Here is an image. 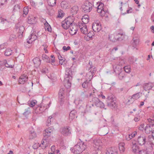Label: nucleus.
Returning a JSON list of instances; mask_svg holds the SVG:
<instances>
[{
    "label": "nucleus",
    "instance_id": "nucleus-51",
    "mask_svg": "<svg viewBox=\"0 0 154 154\" xmlns=\"http://www.w3.org/2000/svg\"><path fill=\"white\" fill-rule=\"evenodd\" d=\"M19 9V5H15L13 11H14L18 10Z\"/></svg>",
    "mask_w": 154,
    "mask_h": 154
},
{
    "label": "nucleus",
    "instance_id": "nucleus-44",
    "mask_svg": "<svg viewBox=\"0 0 154 154\" xmlns=\"http://www.w3.org/2000/svg\"><path fill=\"white\" fill-rule=\"evenodd\" d=\"M149 122V125H150L152 127L154 126V119H152L150 118L148 119Z\"/></svg>",
    "mask_w": 154,
    "mask_h": 154
},
{
    "label": "nucleus",
    "instance_id": "nucleus-2",
    "mask_svg": "<svg viewBox=\"0 0 154 154\" xmlns=\"http://www.w3.org/2000/svg\"><path fill=\"white\" fill-rule=\"evenodd\" d=\"M86 143L80 140L77 144L72 149V151L75 154H79L87 148Z\"/></svg>",
    "mask_w": 154,
    "mask_h": 154
},
{
    "label": "nucleus",
    "instance_id": "nucleus-1",
    "mask_svg": "<svg viewBox=\"0 0 154 154\" xmlns=\"http://www.w3.org/2000/svg\"><path fill=\"white\" fill-rule=\"evenodd\" d=\"M72 72L70 68H67L66 70L64 84L65 87L67 88H69L71 86V81L72 79Z\"/></svg>",
    "mask_w": 154,
    "mask_h": 154
},
{
    "label": "nucleus",
    "instance_id": "nucleus-41",
    "mask_svg": "<svg viewBox=\"0 0 154 154\" xmlns=\"http://www.w3.org/2000/svg\"><path fill=\"white\" fill-rule=\"evenodd\" d=\"M141 94V93L140 94V93H138L135 94H134L132 95L131 99L132 98H133L135 100H137L140 98V94Z\"/></svg>",
    "mask_w": 154,
    "mask_h": 154
},
{
    "label": "nucleus",
    "instance_id": "nucleus-31",
    "mask_svg": "<svg viewBox=\"0 0 154 154\" xmlns=\"http://www.w3.org/2000/svg\"><path fill=\"white\" fill-rule=\"evenodd\" d=\"M152 87V85L150 83H149L145 84L143 86V88L144 90L147 91L146 90H149L151 89Z\"/></svg>",
    "mask_w": 154,
    "mask_h": 154
},
{
    "label": "nucleus",
    "instance_id": "nucleus-23",
    "mask_svg": "<svg viewBox=\"0 0 154 154\" xmlns=\"http://www.w3.org/2000/svg\"><path fill=\"white\" fill-rule=\"evenodd\" d=\"M77 117L76 111L75 110H73L71 111L69 115V120L72 121Z\"/></svg>",
    "mask_w": 154,
    "mask_h": 154
},
{
    "label": "nucleus",
    "instance_id": "nucleus-52",
    "mask_svg": "<svg viewBox=\"0 0 154 154\" xmlns=\"http://www.w3.org/2000/svg\"><path fill=\"white\" fill-rule=\"evenodd\" d=\"M41 72L45 74V73H47L48 72V69L47 68H44L42 70Z\"/></svg>",
    "mask_w": 154,
    "mask_h": 154
},
{
    "label": "nucleus",
    "instance_id": "nucleus-43",
    "mask_svg": "<svg viewBox=\"0 0 154 154\" xmlns=\"http://www.w3.org/2000/svg\"><path fill=\"white\" fill-rule=\"evenodd\" d=\"M30 108L28 107L27 109H25V111L23 113V115L25 116L31 113L30 110Z\"/></svg>",
    "mask_w": 154,
    "mask_h": 154
},
{
    "label": "nucleus",
    "instance_id": "nucleus-9",
    "mask_svg": "<svg viewBox=\"0 0 154 154\" xmlns=\"http://www.w3.org/2000/svg\"><path fill=\"white\" fill-rule=\"evenodd\" d=\"M92 101L97 107H99L101 108H104L105 109H106V108H105L104 104L102 102L100 101L98 98L94 97H93L92 98Z\"/></svg>",
    "mask_w": 154,
    "mask_h": 154
},
{
    "label": "nucleus",
    "instance_id": "nucleus-28",
    "mask_svg": "<svg viewBox=\"0 0 154 154\" xmlns=\"http://www.w3.org/2000/svg\"><path fill=\"white\" fill-rule=\"evenodd\" d=\"M78 10L79 8L78 7L76 6H74L71 8L70 11L72 13V15H73L77 14Z\"/></svg>",
    "mask_w": 154,
    "mask_h": 154
},
{
    "label": "nucleus",
    "instance_id": "nucleus-48",
    "mask_svg": "<svg viewBox=\"0 0 154 154\" xmlns=\"http://www.w3.org/2000/svg\"><path fill=\"white\" fill-rule=\"evenodd\" d=\"M62 11L61 10L59 11L58 12V14L57 17L59 18H60L62 17H63L64 15V14L62 12Z\"/></svg>",
    "mask_w": 154,
    "mask_h": 154
},
{
    "label": "nucleus",
    "instance_id": "nucleus-19",
    "mask_svg": "<svg viewBox=\"0 0 154 154\" xmlns=\"http://www.w3.org/2000/svg\"><path fill=\"white\" fill-rule=\"evenodd\" d=\"M69 29V32L72 35H75L78 31V27L74 24L71 25Z\"/></svg>",
    "mask_w": 154,
    "mask_h": 154
},
{
    "label": "nucleus",
    "instance_id": "nucleus-8",
    "mask_svg": "<svg viewBox=\"0 0 154 154\" xmlns=\"http://www.w3.org/2000/svg\"><path fill=\"white\" fill-rule=\"evenodd\" d=\"M118 60H119L120 61L119 63V65H117V66H113L114 69V71L116 75L119 74V73L122 71V68L121 66H120V65H122L124 63L123 60H120V57L118 58Z\"/></svg>",
    "mask_w": 154,
    "mask_h": 154
},
{
    "label": "nucleus",
    "instance_id": "nucleus-25",
    "mask_svg": "<svg viewBox=\"0 0 154 154\" xmlns=\"http://www.w3.org/2000/svg\"><path fill=\"white\" fill-rule=\"evenodd\" d=\"M35 19V17L33 16L29 17L28 18V22L30 24H34L36 22Z\"/></svg>",
    "mask_w": 154,
    "mask_h": 154
},
{
    "label": "nucleus",
    "instance_id": "nucleus-40",
    "mask_svg": "<svg viewBox=\"0 0 154 154\" xmlns=\"http://www.w3.org/2000/svg\"><path fill=\"white\" fill-rule=\"evenodd\" d=\"M89 21V19L88 18L86 19L85 17H83L82 18V21L79 22V23H81L82 24L85 23L86 24L88 23Z\"/></svg>",
    "mask_w": 154,
    "mask_h": 154
},
{
    "label": "nucleus",
    "instance_id": "nucleus-12",
    "mask_svg": "<svg viewBox=\"0 0 154 154\" xmlns=\"http://www.w3.org/2000/svg\"><path fill=\"white\" fill-rule=\"evenodd\" d=\"M147 142L146 137L145 135H141L138 137L137 142L140 145H144Z\"/></svg>",
    "mask_w": 154,
    "mask_h": 154
},
{
    "label": "nucleus",
    "instance_id": "nucleus-20",
    "mask_svg": "<svg viewBox=\"0 0 154 154\" xmlns=\"http://www.w3.org/2000/svg\"><path fill=\"white\" fill-rule=\"evenodd\" d=\"M106 154H118V149L115 147L110 148L107 150Z\"/></svg>",
    "mask_w": 154,
    "mask_h": 154
},
{
    "label": "nucleus",
    "instance_id": "nucleus-30",
    "mask_svg": "<svg viewBox=\"0 0 154 154\" xmlns=\"http://www.w3.org/2000/svg\"><path fill=\"white\" fill-rule=\"evenodd\" d=\"M109 38L110 40L113 42H115L117 40H119V38L116 36L115 34H111L109 35Z\"/></svg>",
    "mask_w": 154,
    "mask_h": 154
},
{
    "label": "nucleus",
    "instance_id": "nucleus-15",
    "mask_svg": "<svg viewBox=\"0 0 154 154\" xmlns=\"http://www.w3.org/2000/svg\"><path fill=\"white\" fill-rule=\"evenodd\" d=\"M151 126L149 124H147L145 128V132L146 134H152V137L154 140V130H152Z\"/></svg>",
    "mask_w": 154,
    "mask_h": 154
},
{
    "label": "nucleus",
    "instance_id": "nucleus-54",
    "mask_svg": "<svg viewBox=\"0 0 154 154\" xmlns=\"http://www.w3.org/2000/svg\"><path fill=\"white\" fill-rule=\"evenodd\" d=\"M16 38V36L13 34H12L10 35V40H12L13 39H15Z\"/></svg>",
    "mask_w": 154,
    "mask_h": 154
},
{
    "label": "nucleus",
    "instance_id": "nucleus-47",
    "mask_svg": "<svg viewBox=\"0 0 154 154\" xmlns=\"http://www.w3.org/2000/svg\"><path fill=\"white\" fill-rule=\"evenodd\" d=\"M117 75H118V77L119 79L121 80L123 78L124 75L123 72H122V71Z\"/></svg>",
    "mask_w": 154,
    "mask_h": 154
},
{
    "label": "nucleus",
    "instance_id": "nucleus-61",
    "mask_svg": "<svg viewBox=\"0 0 154 154\" xmlns=\"http://www.w3.org/2000/svg\"><path fill=\"white\" fill-rule=\"evenodd\" d=\"M45 30H47L49 32H51V26H48V27H45Z\"/></svg>",
    "mask_w": 154,
    "mask_h": 154
},
{
    "label": "nucleus",
    "instance_id": "nucleus-63",
    "mask_svg": "<svg viewBox=\"0 0 154 154\" xmlns=\"http://www.w3.org/2000/svg\"><path fill=\"white\" fill-rule=\"evenodd\" d=\"M119 149L121 152H123L125 150V147H119Z\"/></svg>",
    "mask_w": 154,
    "mask_h": 154
},
{
    "label": "nucleus",
    "instance_id": "nucleus-11",
    "mask_svg": "<svg viewBox=\"0 0 154 154\" xmlns=\"http://www.w3.org/2000/svg\"><path fill=\"white\" fill-rule=\"evenodd\" d=\"M78 25L81 32L84 34H86L88 32V29L85 23L82 24L81 23H78Z\"/></svg>",
    "mask_w": 154,
    "mask_h": 154
},
{
    "label": "nucleus",
    "instance_id": "nucleus-18",
    "mask_svg": "<svg viewBox=\"0 0 154 154\" xmlns=\"http://www.w3.org/2000/svg\"><path fill=\"white\" fill-rule=\"evenodd\" d=\"M53 128L52 127H49L45 130V132L43 133L44 138H48L49 137L51 133H52L53 130Z\"/></svg>",
    "mask_w": 154,
    "mask_h": 154
},
{
    "label": "nucleus",
    "instance_id": "nucleus-58",
    "mask_svg": "<svg viewBox=\"0 0 154 154\" xmlns=\"http://www.w3.org/2000/svg\"><path fill=\"white\" fill-rule=\"evenodd\" d=\"M91 108L90 106H89L88 105H87L86 106V110L87 112H89L90 111V108Z\"/></svg>",
    "mask_w": 154,
    "mask_h": 154
},
{
    "label": "nucleus",
    "instance_id": "nucleus-16",
    "mask_svg": "<svg viewBox=\"0 0 154 154\" xmlns=\"http://www.w3.org/2000/svg\"><path fill=\"white\" fill-rule=\"evenodd\" d=\"M37 38V37L35 34V32H33L28 37L27 39V42L29 44L32 43V42L36 40Z\"/></svg>",
    "mask_w": 154,
    "mask_h": 154
},
{
    "label": "nucleus",
    "instance_id": "nucleus-45",
    "mask_svg": "<svg viewBox=\"0 0 154 154\" xmlns=\"http://www.w3.org/2000/svg\"><path fill=\"white\" fill-rule=\"evenodd\" d=\"M82 100H80L79 98H77L74 100V103L76 105H78L82 102Z\"/></svg>",
    "mask_w": 154,
    "mask_h": 154
},
{
    "label": "nucleus",
    "instance_id": "nucleus-50",
    "mask_svg": "<svg viewBox=\"0 0 154 154\" xmlns=\"http://www.w3.org/2000/svg\"><path fill=\"white\" fill-rule=\"evenodd\" d=\"M63 49L65 51H67L70 49V47L69 46H68L67 47L64 46L63 47Z\"/></svg>",
    "mask_w": 154,
    "mask_h": 154
},
{
    "label": "nucleus",
    "instance_id": "nucleus-37",
    "mask_svg": "<svg viewBox=\"0 0 154 154\" xmlns=\"http://www.w3.org/2000/svg\"><path fill=\"white\" fill-rule=\"evenodd\" d=\"M139 154H150L148 150L147 149H143L139 151Z\"/></svg>",
    "mask_w": 154,
    "mask_h": 154
},
{
    "label": "nucleus",
    "instance_id": "nucleus-14",
    "mask_svg": "<svg viewBox=\"0 0 154 154\" xmlns=\"http://www.w3.org/2000/svg\"><path fill=\"white\" fill-rule=\"evenodd\" d=\"M92 28L94 32H98L101 29V24L99 22H94L92 24Z\"/></svg>",
    "mask_w": 154,
    "mask_h": 154
},
{
    "label": "nucleus",
    "instance_id": "nucleus-6",
    "mask_svg": "<svg viewBox=\"0 0 154 154\" xmlns=\"http://www.w3.org/2000/svg\"><path fill=\"white\" fill-rule=\"evenodd\" d=\"M97 7L96 6L95 7L97 8V11L99 13H100L101 14V16H105V14L107 12V11L105 10L103 8L104 5L101 2H97Z\"/></svg>",
    "mask_w": 154,
    "mask_h": 154
},
{
    "label": "nucleus",
    "instance_id": "nucleus-33",
    "mask_svg": "<svg viewBox=\"0 0 154 154\" xmlns=\"http://www.w3.org/2000/svg\"><path fill=\"white\" fill-rule=\"evenodd\" d=\"M33 61L34 64L37 66H39L41 63V60L38 57L34 58L33 60Z\"/></svg>",
    "mask_w": 154,
    "mask_h": 154
},
{
    "label": "nucleus",
    "instance_id": "nucleus-10",
    "mask_svg": "<svg viewBox=\"0 0 154 154\" xmlns=\"http://www.w3.org/2000/svg\"><path fill=\"white\" fill-rule=\"evenodd\" d=\"M65 89L64 88H61L59 92L58 100L60 105H62L63 103L65 97Z\"/></svg>",
    "mask_w": 154,
    "mask_h": 154
},
{
    "label": "nucleus",
    "instance_id": "nucleus-26",
    "mask_svg": "<svg viewBox=\"0 0 154 154\" xmlns=\"http://www.w3.org/2000/svg\"><path fill=\"white\" fill-rule=\"evenodd\" d=\"M4 65L6 67L8 68H12L13 67V65H9V64L7 63V61L5 60L0 61V65Z\"/></svg>",
    "mask_w": 154,
    "mask_h": 154
},
{
    "label": "nucleus",
    "instance_id": "nucleus-57",
    "mask_svg": "<svg viewBox=\"0 0 154 154\" xmlns=\"http://www.w3.org/2000/svg\"><path fill=\"white\" fill-rule=\"evenodd\" d=\"M144 124H142L140 125L139 127V129L140 130H142L144 128Z\"/></svg>",
    "mask_w": 154,
    "mask_h": 154
},
{
    "label": "nucleus",
    "instance_id": "nucleus-35",
    "mask_svg": "<svg viewBox=\"0 0 154 154\" xmlns=\"http://www.w3.org/2000/svg\"><path fill=\"white\" fill-rule=\"evenodd\" d=\"M12 53V51L10 48H7L5 52V56H9L11 55Z\"/></svg>",
    "mask_w": 154,
    "mask_h": 154
},
{
    "label": "nucleus",
    "instance_id": "nucleus-24",
    "mask_svg": "<svg viewBox=\"0 0 154 154\" xmlns=\"http://www.w3.org/2000/svg\"><path fill=\"white\" fill-rule=\"evenodd\" d=\"M36 134L33 128L30 129L29 137V139H32L36 137Z\"/></svg>",
    "mask_w": 154,
    "mask_h": 154
},
{
    "label": "nucleus",
    "instance_id": "nucleus-60",
    "mask_svg": "<svg viewBox=\"0 0 154 154\" xmlns=\"http://www.w3.org/2000/svg\"><path fill=\"white\" fill-rule=\"evenodd\" d=\"M128 137L129 138H127L126 139L127 140H129L130 139H132L133 137V134H131V135H129L128 136Z\"/></svg>",
    "mask_w": 154,
    "mask_h": 154
},
{
    "label": "nucleus",
    "instance_id": "nucleus-4",
    "mask_svg": "<svg viewBox=\"0 0 154 154\" xmlns=\"http://www.w3.org/2000/svg\"><path fill=\"white\" fill-rule=\"evenodd\" d=\"M74 18L73 16H70L65 19L62 23V26L65 29H67L69 28L71 25H73Z\"/></svg>",
    "mask_w": 154,
    "mask_h": 154
},
{
    "label": "nucleus",
    "instance_id": "nucleus-62",
    "mask_svg": "<svg viewBox=\"0 0 154 154\" xmlns=\"http://www.w3.org/2000/svg\"><path fill=\"white\" fill-rule=\"evenodd\" d=\"M30 4L33 7H35V3L33 1H30Z\"/></svg>",
    "mask_w": 154,
    "mask_h": 154
},
{
    "label": "nucleus",
    "instance_id": "nucleus-3",
    "mask_svg": "<svg viewBox=\"0 0 154 154\" xmlns=\"http://www.w3.org/2000/svg\"><path fill=\"white\" fill-rule=\"evenodd\" d=\"M114 96L112 94L109 95L107 98V106L112 109H115L117 107V104L115 102Z\"/></svg>",
    "mask_w": 154,
    "mask_h": 154
},
{
    "label": "nucleus",
    "instance_id": "nucleus-7",
    "mask_svg": "<svg viewBox=\"0 0 154 154\" xmlns=\"http://www.w3.org/2000/svg\"><path fill=\"white\" fill-rule=\"evenodd\" d=\"M94 69L92 72H91V71L88 73L86 74V77L88 78V79H87V80L82 83V86L83 88H86L88 87V83L89 82H88V80L89 79V81H91V80L92 79L93 76V73H94V71L96 70L95 68H94Z\"/></svg>",
    "mask_w": 154,
    "mask_h": 154
},
{
    "label": "nucleus",
    "instance_id": "nucleus-32",
    "mask_svg": "<svg viewBox=\"0 0 154 154\" xmlns=\"http://www.w3.org/2000/svg\"><path fill=\"white\" fill-rule=\"evenodd\" d=\"M54 116V115H53L48 117V119L46 122L47 126H49L51 125V122L53 121Z\"/></svg>",
    "mask_w": 154,
    "mask_h": 154
},
{
    "label": "nucleus",
    "instance_id": "nucleus-5",
    "mask_svg": "<svg viewBox=\"0 0 154 154\" xmlns=\"http://www.w3.org/2000/svg\"><path fill=\"white\" fill-rule=\"evenodd\" d=\"M93 5L88 1H87L82 6V11L85 13L90 12L92 9Z\"/></svg>",
    "mask_w": 154,
    "mask_h": 154
},
{
    "label": "nucleus",
    "instance_id": "nucleus-56",
    "mask_svg": "<svg viewBox=\"0 0 154 154\" xmlns=\"http://www.w3.org/2000/svg\"><path fill=\"white\" fill-rule=\"evenodd\" d=\"M65 58H63V59H62L61 60H60V63L61 65H62L63 63L64 64L65 63L64 62H65Z\"/></svg>",
    "mask_w": 154,
    "mask_h": 154
},
{
    "label": "nucleus",
    "instance_id": "nucleus-42",
    "mask_svg": "<svg viewBox=\"0 0 154 154\" xmlns=\"http://www.w3.org/2000/svg\"><path fill=\"white\" fill-rule=\"evenodd\" d=\"M124 70L125 72L127 73H129L130 72V67L129 66H124Z\"/></svg>",
    "mask_w": 154,
    "mask_h": 154
},
{
    "label": "nucleus",
    "instance_id": "nucleus-34",
    "mask_svg": "<svg viewBox=\"0 0 154 154\" xmlns=\"http://www.w3.org/2000/svg\"><path fill=\"white\" fill-rule=\"evenodd\" d=\"M56 0H48V4L49 6L53 7L56 4Z\"/></svg>",
    "mask_w": 154,
    "mask_h": 154
},
{
    "label": "nucleus",
    "instance_id": "nucleus-55",
    "mask_svg": "<svg viewBox=\"0 0 154 154\" xmlns=\"http://www.w3.org/2000/svg\"><path fill=\"white\" fill-rule=\"evenodd\" d=\"M51 61L50 60V63H54V62H55V60L54 59V56L53 55H51Z\"/></svg>",
    "mask_w": 154,
    "mask_h": 154
},
{
    "label": "nucleus",
    "instance_id": "nucleus-46",
    "mask_svg": "<svg viewBox=\"0 0 154 154\" xmlns=\"http://www.w3.org/2000/svg\"><path fill=\"white\" fill-rule=\"evenodd\" d=\"M28 12V8L27 7H24L23 9V16L24 17V14L25 15H27Z\"/></svg>",
    "mask_w": 154,
    "mask_h": 154
},
{
    "label": "nucleus",
    "instance_id": "nucleus-53",
    "mask_svg": "<svg viewBox=\"0 0 154 154\" xmlns=\"http://www.w3.org/2000/svg\"><path fill=\"white\" fill-rule=\"evenodd\" d=\"M93 32H89L88 33V36L89 37V38H91L92 37V36L93 35Z\"/></svg>",
    "mask_w": 154,
    "mask_h": 154
},
{
    "label": "nucleus",
    "instance_id": "nucleus-36",
    "mask_svg": "<svg viewBox=\"0 0 154 154\" xmlns=\"http://www.w3.org/2000/svg\"><path fill=\"white\" fill-rule=\"evenodd\" d=\"M61 6L63 9H66L68 7V4L66 1H63L61 3Z\"/></svg>",
    "mask_w": 154,
    "mask_h": 154
},
{
    "label": "nucleus",
    "instance_id": "nucleus-29",
    "mask_svg": "<svg viewBox=\"0 0 154 154\" xmlns=\"http://www.w3.org/2000/svg\"><path fill=\"white\" fill-rule=\"evenodd\" d=\"M46 140V138H44L43 140L42 141L41 144L39 146L43 149H45L47 146L48 144Z\"/></svg>",
    "mask_w": 154,
    "mask_h": 154
},
{
    "label": "nucleus",
    "instance_id": "nucleus-39",
    "mask_svg": "<svg viewBox=\"0 0 154 154\" xmlns=\"http://www.w3.org/2000/svg\"><path fill=\"white\" fill-rule=\"evenodd\" d=\"M36 102V101L35 100H32L30 101H29L28 102V104L30 106L32 107L35 105Z\"/></svg>",
    "mask_w": 154,
    "mask_h": 154
},
{
    "label": "nucleus",
    "instance_id": "nucleus-22",
    "mask_svg": "<svg viewBox=\"0 0 154 154\" xmlns=\"http://www.w3.org/2000/svg\"><path fill=\"white\" fill-rule=\"evenodd\" d=\"M131 148L132 152L135 154L139 153V151H140L139 146L135 143H132Z\"/></svg>",
    "mask_w": 154,
    "mask_h": 154
},
{
    "label": "nucleus",
    "instance_id": "nucleus-59",
    "mask_svg": "<svg viewBox=\"0 0 154 154\" xmlns=\"http://www.w3.org/2000/svg\"><path fill=\"white\" fill-rule=\"evenodd\" d=\"M125 144L123 143H121L119 144V147H124Z\"/></svg>",
    "mask_w": 154,
    "mask_h": 154
},
{
    "label": "nucleus",
    "instance_id": "nucleus-64",
    "mask_svg": "<svg viewBox=\"0 0 154 154\" xmlns=\"http://www.w3.org/2000/svg\"><path fill=\"white\" fill-rule=\"evenodd\" d=\"M134 119L135 122H137L140 120L139 117H135Z\"/></svg>",
    "mask_w": 154,
    "mask_h": 154
},
{
    "label": "nucleus",
    "instance_id": "nucleus-13",
    "mask_svg": "<svg viewBox=\"0 0 154 154\" xmlns=\"http://www.w3.org/2000/svg\"><path fill=\"white\" fill-rule=\"evenodd\" d=\"M60 131L61 133L65 136L69 135L71 133L70 128L68 126L60 128Z\"/></svg>",
    "mask_w": 154,
    "mask_h": 154
},
{
    "label": "nucleus",
    "instance_id": "nucleus-21",
    "mask_svg": "<svg viewBox=\"0 0 154 154\" xmlns=\"http://www.w3.org/2000/svg\"><path fill=\"white\" fill-rule=\"evenodd\" d=\"M133 41L132 42V45L133 47L135 48L139 43V37L137 35L134 36L133 39Z\"/></svg>",
    "mask_w": 154,
    "mask_h": 154
},
{
    "label": "nucleus",
    "instance_id": "nucleus-49",
    "mask_svg": "<svg viewBox=\"0 0 154 154\" xmlns=\"http://www.w3.org/2000/svg\"><path fill=\"white\" fill-rule=\"evenodd\" d=\"M21 30V32H22V33L20 35V38L21 37H23V31L24 30V27L23 26H20V30Z\"/></svg>",
    "mask_w": 154,
    "mask_h": 154
},
{
    "label": "nucleus",
    "instance_id": "nucleus-17",
    "mask_svg": "<svg viewBox=\"0 0 154 154\" xmlns=\"http://www.w3.org/2000/svg\"><path fill=\"white\" fill-rule=\"evenodd\" d=\"M93 144L94 147L97 149L98 150L101 149L102 143L100 140L97 139L94 140Z\"/></svg>",
    "mask_w": 154,
    "mask_h": 154
},
{
    "label": "nucleus",
    "instance_id": "nucleus-27",
    "mask_svg": "<svg viewBox=\"0 0 154 154\" xmlns=\"http://www.w3.org/2000/svg\"><path fill=\"white\" fill-rule=\"evenodd\" d=\"M28 77L26 75L23 74L20 77V84H23V83H22L23 82H25L26 81L28 80Z\"/></svg>",
    "mask_w": 154,
    "mask_h": 154
},
{
    "label": "nucleus",
    "instance_id": "nucleus-38",
    "mask_svg": "<svg viewBox=\"0 0 154 154\" xmlns=\"http://www.w3.org/2000/svg\"><path fill=\"white\" fill-rule=\"evenodd\" d=\"M42 58L44 60H45L47 62L50 63V61L49 58L45 54H43L42 55Z\"/></svg>",
    "mask_w": 154,
    "mask_h": 154
}]
</instances>
